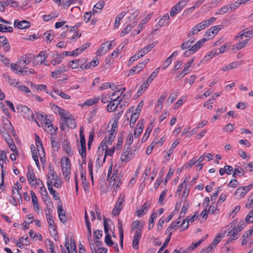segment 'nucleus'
I'll return each instance as SVG.
<instances>
[{
    "label": "nucleus",
    "mask_w": 253,
    "mask_h": 253,
    "mask_svg": "<svg viewBox=\"0 0 253 253\" xmlns=\"http://www.w3.org/2000/svg\"><path fill=\"white\" fill-rule=\"evenodd\" d=\"M133 140V136L132 133H129L127 137L126 138V147H127V149H129Z\"/></svg>",
    "instance_id": "obj_56"
},
{
    "label": "nucleus",
    "mask_w": 253,
    "mask_h": 253,
    "mask_svg": "<svg viewBox=\"0 0 253 253\" xmlns=\"http://www.w3.org/2000/svg\"><path fill=\"white\" fill-rule=\"evenodd\" d=\"M47 184V188L54 186L59 188L61 186L62 182L58 175H48Z\"/></svg>",
    "instance_id": "obj_3"
},
{
    "label": "nucleus",
    "mask_w": 253,
    "mask_h": 253,
    "mask_svg": "<svg viewBox=\"0 0 253 253\" xmlns=\"http://www.w3.org/2000/svg\"><path fill=\"white\" fill-rule=\"evenodd\" d=\"M47 57V55L46 54V52L45 51H42L34 58V62L37 65H41L44 62Z\"/></svg>",
    "instance_id": "obj_17"
},
{
    "label": "nucleus",
    "mask_w": 253,
    "mask_h": 253,
    "mask_svg": "<svg viewBox=\"0 0 253 253\" xmlns=\"http://www.w3.org/2000/svg\"><path fill=\"white\" fill-rule=\"evenodd\" d=\"M126 12L125 11H122L121 13H120L116 18L115 23H114V27L115 28H118L120 25V22L121 20L125 16Z\"/></svg>",
    "instance_id": "obj_37"
},
{
    "label": "nucleus",
    "mask_w": 253,
    "mask_h": 253,
    "mask_svg": "<svg viewBox=\"0 0 253 253\" xmlns=\"http://www.w3.org/2000/svg\"><path fill=\"white\" fill-rule=\"evenodd\" d=\"M253 186L249 185L238 188L234 193V197L237 199H240L251 189Z\"/></svg>",
    "instance_id": "obj_6"
},
{
    "label": "nucleus",
    "mask_w": 253,
    "mask_h": 253,
    "mask_svg": "<svg viewBox=\"0 0 253 253\" xmlns=\"http://www.w3.org/2000/svg\"><path fill=\"white\" fill-rule=\"evenodd\" d=\"M194 58H192L190 60H189L184 66L183 70L184 72H186L188 73L190 72V68L192 64L194 63Z\"/></svg>",
    "instance_id": "obj_61"
},
{
    "label": "nucleus",
    "mask_w": 253,
    "mask_h": 253,
    "mask_svg": "<svg viewBox=\"0 0 253 253\" xmlns=\"http://www.w3.org/2000/svg\"><path fill=\"white\" fill-rule=\"evenodd\" d=\"M99 100V97H94L92 99L86 100L84 103V105L92 106L98 102Z\"/></svg>",
    "instance_id": "obj_49"
},
{
    "label": "nucleus",
    "mask_w": 253,
    "mask_h": 253,
    "mask_svg": "<svg viewBox=\"0 0 253 253\" xmlns=\"http://www.w3.org/2000/svg\"><path fill=\"white\" fill-rule=\"evenodd\" d=\"M66 126L71 128H75L76 127V124L74 119L67 117L64 120Z\"/></svg>",
    "instance_id": "obj_38"
},
{
    "label": "nucleus",
    "mask_w": 253,
    "mask_h": 253,
    "mask_svg": "<svg viewBox=\"0 0 253 253\" xmlns=\"http://www.w3.org/2000/svg\"><path fill=\"white\" fill-rule=\"evenodd\" d=\"M99 64V61L96 60H93L92 61L88 63L87 64L84 65V63L81 66V68L83 70L88 69L91 67H96Z\"/></svg>",
    "instance_id": "obj_32"
},
{
    "label": "nucleus",
    "mask_w": 253,
    "mask_h": 253,
    "mask_svg": "<svg viewBox=\"0 0 253 253\" xmlns=\"http://www.w3.org/2000/svg\"><path fill=\"white\" fill-rule=\"evenodd\" d=\"M17 200H22V196L21 195H14V197H12V199L9 200V203L14 206H17Z\"/></svg>",
    "instance_id": "obj_52"
},
{
    "label": "nucleus",
    "mask_w": 253,
    "mask_h": 253,
    "mask_svg": "<svg viewBox=\"0 0 253 253\" xmlns=\"http://www.w3.org/2000/svg\"><path fill=\"white\" fill-rule=\"evenodd\" d=\"M10 67L11 70L17 74L20 73L25 74L27 73V71L23 70L22 67L21 66V65L19 66L17 64L12 63L10 65Z\"/></svg>",
    "instance_id": "obj_29"
},
{
    "label": "nucleus",
    "mask_w": 253,
    "mask_h": 253,
    "mask_svg": "<svg viewBox=\"0 0 253 253\" xmlns=\"http://www.w3.org/2000/svg\"><path fill=\"white\" fill-rule=\"evenodd\" d=\"M118 227L119 232L120 244L122 248H123L124 231L123 228V224L121 221L119 220Z\"/></svg>",
    "instance_id": "obj_30"
},
{
    "label": "nucleus",
    "mask_w": 253,
    "mask_h": 253,
    "mask_svg": "<svg viewBox=\"0 0 253 253\" xmlns=\"http://www.w3.org/2000/svg\"><path fill=\"white\" fill-rule=\"evenodd\" d=\"M169 16L168 14H165L164 16H163L162 18H161L158 23V24L160 25V27L164 25H166L169 24Z\"/></svg>",
    "instance_id": "obj_42"
},
{
    "label": "nucleus",
    "mask_w": 253,
    "mask_h": 253,
    "mask_svg": "<svg viewBox=\"0 0 253 253\" xmlns=\"http://www.w3.org/2000/svg\"><path fill=\"white\" fill-rule=\"evenodd\" d=\"M249 40L247 39L245 41H243L242 42H239L238 43L235 44L234 45V48L237 49V50H239L242 48L244 47L247 43L248 42Z\"/></svg>",
    "instance_id": "obj_55"
},
{
    "label": "nucleus",
    "mask_w": 253,
    "mask_h": 253,
    "mask_svg": "<svg viewBox=\"0 0 253 253\" xmlns=\"http://www.w3.org/2000/svg\"><path fill=\"white\" fill-rule=\"evenodd\" d=\"M156 45V42H153L151 44L147 45L145 46L143 48L141 49L140 51H139V53L140 54V56L143 57L145 54H147L148 52H149L153 47H154Z\"/></svg>",
    "instance_id": "obj_28"
},
{
    "label": "nucleus",
    "mask_w": 253,
    "mask_h": 253,
    "mask_svg": "<svg viewBox=\"0 0 253 253\" xmlns=\"http://www.w3.org/2000/svg\"><path fill=\"white\" fill-rule=\"evenodd\" d=\"M48 189L50 192V194L52 195L53 198L55 200H57L59 199V194L53 189L51 186H49Z\"/></svg>",
    "instance_id": "obj_63"
},
{
    "label": "nucleus",
    "mask_w": 253,
    "mask_h": 253,
    "mask_svg": "<svg viewBox=\"0 0 253 253\" xmlns=\"http://www.w3.org/2000/svg\"><path fill=\"white\" fill-rule=\"evenodd\" d=\"M68 70V68H67L64 65H62L59 67H58L55 71L52 72L51 73V77L53 78L57 79L60 77V75L61 73L67 72Z\"/></svg>",
    "instance_id": "obj_18"
},
{
    "label": "nucleus",
    "mask_w": 253,
    "mask_h": 253,
    "mask_svg": "<svg viewBox=\"0 0 253 253\" xmlns=\"http://www.w3.org/2000/svg\"><path fill=\"white\" fill-rule=\"evenodd\" d=\"M51 146L54 151H58L60 148V143L58 140H55L54 135H51L50 138Z\"/></svg>",
    "instance_id": "obj_35"
},
{
    "label": "nucleus",
    "mask_w": 253,
    "mask_h": 253,
    "mask_svg": "<svg viewBox=\"0 0 253 253\" xmlns=\"http://www.w3.org/2000/svg\"><path fill=\"white\" fill-rule=\"evenodd\" d=\"M0 3H3L5 6H7L9 5H10L11 7H17L18 6L17 2L12 0L1 1Z\"/></svg>",
    "instance_id": "obj_59"
},
{
    "label": "nucleus",
    "mask_w": 253,
    "mask_h": 253,
    "mask_svg": "<svg viewBox=\"0 0 253 253\" xmlns=\"http://www.w3.org/2000/svg\"><path fill=\"white\" fill-rule=\"evenodd\" d=\"M52 58L53 59L51 61V63L52 65L56 66L62 62L63 56L60 54L56 53L53 55Z\"/></svg>",
    "instance_id": "obj_27"
},
{
    "label": "nucleus",
    "mask_w": 253,
    "mask_h": 253,
    "mask_svg": "<svg viewBox=\"0 0 253 253\" xmlns=\"http://www.w3.org/2000/svg\"><path fill=\"white\" fill-rule=\"evenodd\" d=\"M31 61V59L30 57L26 56H21L19 61V64L23 68V65H26L29 64ZM24 68H25L24 67Z\"/></svg>",
    "instance_id": "obj_36"
},
{
    "label": "nucleus",
    "mask_w": 253,
    "mask_h": 253,
    "mask_svg": "<svg viewBox=\"0 0 253 253\" xmlns=\"http://www.w3.org/2000/svg\"><path fill=\"white\" fill-rule=\"evenodd\" d=\"M61 169L63 174H70L71 172V162L67 157H63L61 160Z\"/></svg>",
    "instance_id": "obj_7"
},
{
    "label": "nucleus",
    "mask_w": 253,
    "mask_h": 253,
    "mask_svg": "<svg viewBox=\"0 0 253 253\" xmlns=\"http://www.w3.org/2000/svg\"><path fill=\"white\" fill-rule=\"evenodd\" d=\"M125 96V95H124L121 98L120 96H117L115 99L111 98V101H110V103L107 106V111L109 112H114L118 107L121 102L122 101Z\"/></svg>",
    "instance_id": "obj_4"
},
{
    "label": "nucleus",
    "mask_w": 253,
    "mask_h": 253,
    "mask_svg": "<svg viewBox=\"0 0 253 253\" xmlns=\"http://www.w3.org/2000/svg\"><path fill=\"white\" fill-rule=\"evenodd\" d=\"M234 6V4H233L230 5L229 7L228 5L223 6L222 8L219 9L217 10V11L216 12L215 14L218 15V14H223L226 13L228 11L229 9H235V8Z\"/></svg>",
    "instance_id": "obj_34"
},
{
    "label": "nucleus",
    "mask_w": 253,
    "mask_h": 253,
    "mask_svg": "<svg viewBox=\"0 0 253 253\" xmlns=\"http://www.w3.org/2000/svg\"><path fill=\"white\" fill-rule=\"evenodd\" d=\"M90 248L92 253H107V249L105 248L99 247L96 250L93 244H90Z\"/></svg>",
    "instance_id": "obj_41"
},
{
    "label": "nucleus",
    "mask_w": 253,
    "mask_h": 253,
    "mask_svg": "<svg viewBox=\"0 0 253 253\" xmlns=\"http://www.w3.org/2000/svg\"><path fill=\"white\" fill-rule=\"evenodd\" d=\"M57 212L58 214L60 219V220L63 223H65L67 222V218L65 215V211L63 210L62 206H58L57 207Z\"/></svg>",
    "instance_id": "obj_23"
},
{
    "label": "nucleus",
    "mask_w": 253,
    "mask_h": 253,
    "mask_svg": "<svg viewBox=\"0 0 253 253\" xmlns=\"http://www.w3.org/2000/svg\"><path fill=\"white\" fill-rule=\"evenodd\" d=\"M46 42H50L54 37V33L52 31H48L44 34Z\"/></svg>",
    "instance_id": "obj_45"
},
{
    "label": "nucleus",
    "mask_w": 253,
    "mask_h": 253,
    "mask_svg": "<svg viewBox=\"0 0 253 253\" xmlns=\"http://www.w3.org/2000/svg\"><path fill=\"white\" fill-rule=\"evenodd\" d=\"M36 145L39 152L40 157L42 163L43 161H45L44 148L42 145V141L39 136L36 135Z\"/></svg>",
    "instance_id": "obj_9"
},
{
    "label": "nucleus",
    "mask_w": 253,
    "mask_h": 253,
    "mask_svg": "<svg viewBox=\"0 0 253 253\" xmlns=\"http://www.w3.org/2000/svg\"><path fill=\"white\" fill-rule=\"evenodd\" d=\"M139 115L137 113H133V114L131 115V117L130 120L129 122V126L131 127H133L136 120L138 119L139 117Z\"/></svg>",
    "instance_id": "obj_54"
},
{
    "label": "nucleus",
    "mask_w": 253,
    "mask_h": 253,
    "mask_svg": "<svg viewBox=\"0 0 253 253\" xmlns=\"http://www.w3.org/2000/svg\"><path fill=\"white\" fill-rule=\"evenodd\" d=\"M104 6V1H100L98 2L93 7L92 9L93 14L96 13L97 9H102Z\"/></svg>",
    "instance_id": "obj_51"
},
{
    "label": "nucleus",
    "mask_w": 253,
    "mask_h": 253,
    "mask_svg": "<svg viewBox=\"0 0 253 253\" xmlns=\"http://www.w3.org/2000/svg\"><path fill=\"white\" fill-rule=\"evenodd\" d=\"M107 136H106L102 141L100 146L98 147L97 153H99L100 152V150L102 151L101 152H102L104 150H105L107 149V145L109 144L107 143Z\"/></svg>",
    "instance_id": "obj_40"
},
{
    "label": "nucleus",
    "mask_w": 253,
    "mask_h": 253,
    "mask_svg": "<svg viewBox=\"0 0 253 253\" xmlns=\"http://www.w3.org/2000/svg\"><path fill=\"white\" fill-rule=\"evenodd\" d=\"M24 237H21L19 239L18 242H16L17 246L20 248H22L23 245L27 246L30 244L29 238L26 236L25 237V242H23Z\"/></svg>",
    "instance_id": "obj_39"
},
{
    "label": "nucleus",
    "mask_w": 253,
    "mask_h": 253,
    "mask_svg": "<svg viewBox=\"0 0 253 253\" xmlns=\"http://www.w3.org/2000/svg\"><path fill=\"white\" fill-rule=\"evenodd\" d=\"M207 27L205 25L203 21L194 26L191 31L188 33V37L189 38L194 35L198 34L199 32L204 29Z\"/></svg>",
    "instance_id": "obj_11"
},
{
    "label": "nucleus",
    "mask_w": 253,
    "mask_h": 253,
    "mask_svg": "<svg viewBox=\"0 0 253 253\" xmlns=\"http://www.w3.org/2000/svg\"><path fill=\"white\" fill-rule=\"evenodd\" d=\"M53 109L55 112H57L59 115L63 119V121L67 118L68 114L66 111L57 105L53 106Z\"/></svg>",
    "instance_id": "obj_33"
},
{
    "label": "nucleus",
    "mask_w": 253,
    "mask_h": 253,
    "mask_svg": "<svg viewBox=\"0 0 253 253\" xmlns=\"http://www.w3.org/2000/svg\"><path fill=\"white\" fill-rule=\"evenodd\" d=\"M62 147L66 152V153L71 157L74 155V152L71 148L70 143L68 140H65L62 144Z\"/></svg>",
    "instance_id": "obj_24"
},
{
    "label": "nucleus",
    "mask_w": 253,
    "mask_h": 253,
    "mask_svg": "<svg viewBox=\"0 0 253 253\" xmlns=\"http://www.w3.org/2000/svg\"><path fill=\"white\" fill-rule=\"evenodd\" d=\"M142 229L140 228H137L135 232L132 240V247L135 250H137L139 248V243L141 237Z\"/></svg>",
    "instance_id": "obj_10"
},
{
    "label": "nucleus",
    "mask_w": 253,
    "mask_h": 253,
    "mask_svg": "<svg viewBox=\"0 0 253 253\" xmlns=\"http://www.w3.org/2000/svg\"><path fill=\"white\" fill-rule=\"evenodd\" d=\"M188 0H180L171 9L170 15L171 17L174 16L178 12L181 11L186 5Z\"/></svg>",
    "instance_id": "obj_8"
},
{
    "label": "nucleus",
    "mask_w": 253,
    "mask_h": 253,
    "mask_svg": "<svg viewBox=\"0 0 253 253\" xmlns=\"http://www.w3.org/2000/svg\"><path fill=\"white\" fill-rule=\"evenodd\" d=\"M117 175H107V180L109 181V184L110 186L116 185L118 187L119 185L120 180L118 181L117 184L116 181Z\"/></svg>",
    "instance_id": "obj_31"
},
{
    "label": "nucleus",
    "mask_w": 253,
    "mask_h": 253,
    "mask_svg": "<svg viewBox=\"0 0 253 253\" xmlns=\"http://www.w3.org/2000/svg\"><path fill=\"white\" fill-rule=\"evenodd\" d=\"M151 202L146 201L142 206L141 209L136 211V215L138 217H141L151 207Z\"/></svg>",
    "instance_id": "obj_20"
},
{
    "label": "nucleus",
    "mask_w": 253,
    "mask_h": 253,
    "mask_svg": "<svg viewBox=\"0 0 253 253\" xmlns=\"http://www.w3.org/2000/svg\"><path fill=\"white\" fill-rule=\"evenodd\" d=\"M197 217L198 215H197L196 213H195L191 217H187L185 219H184L181 224V231H183L187 228L188 227V222L189 221L193 222L194 221L197 219Z\"/></svg>",
    "instance_id": "obj_16"
},
{
    "label": "nucleus",
    "mask_w": 253,
    "mask_h": 253,
    "mask_svg": "<svg viewBox=\"0 0 253 253\" xmlns=\"http://www.w3.org/2000/svg\"><path fill=\"white\" fill-rule=\"evenodd\" d=\"M205 240V238H203L198 242L192 243L191 246H190L187 249V251L189 252L190 251H192L194 249L197 248Z\"/></svg>",
    "instance_id": "obj_48"
},
{
    "label": "nucleus",
    "mask_w": 253,
    "mask_h": 253,
    "mask_svg": "<svg viewBox=\"0 0 253 253\" xmlns=\"http://www.w3.org/2000/svg\"><path fill=\"white\" fill-rule=\"evenodd\" d=\"M30 26V23L27 20H22L21 21H19L18 20H15L14 21V27L15 28H17L19 29H25L29 28Z\"/></svg>",
    "instance_id": "obj_14"
},
{
    "label": "nucleus",
    "mask_w": 253,
    "mask_h": 253,
    "mask_svg": "<svg viewBox=\"0 0 253 253\" xmlns=\"http://www.w3.org/2000/svg\"><path fill=\"white\" fill-rule=\"evenodd\" d=\"M138 149L139 148L137 146H135L134 145L133 146L131 149L126 148L121 155V159L122 161L126 163L130 161L135 155L136 152Z\"/></svg>",
    "instance_id": "obj_2"
},
{
    "label": "nucleus",
    "mask_w": 253,
    "mask_h": 253,
    "mask_svg": "<svg viewBox=\"0 0 253 253\" xmlns=\"http://www.w3.org/2000/svg\"><path fill=\"white\" fill-rule=\"evenodd\" d=\"M46 245L49 247V250L51 253H56L55 251V247L53 242L50 240H48L45 243Z\"/></svg>",
    "instance_id": "obj_60"
},
{
    "label": "nucleus",
    "mask_w": 253,
    "mask_h": 253,
    "mask_svg": "<svg viewBox=\"0 0 253 253\" xmlns=\"http://www.w3.org/2000/svg\"><path fill=\"white\" fill-rule=\"evenodd\" d=\"M245 220L248 223L253 222V210H252L247 215Z\"/></svg>",
    "instance_id": "obj_64"
},
{
    "label": "nucleus",
    "mask_w": 253,
    "mask_h": 253,
    "mask_svg": "<svg viewBox=\"0 0 253 253\" xmlns=\"http://www.w3.org/2000/svg\"><path fill=\"white\" fill-rule=\"evenodd\" d=\"M177 92H173L170 94L166 102L169 104H172L173 102V101L175 100V99L177 98Z\"/></svg>",
    "instance_id": "obj_50"
},
{
    "label": "nucleus",
    "mask_w": 253,
    "mask_h": 253,
    "mask_svg": "<svg viewBox=\"0 0 253 253\" xmlns=\"http://www.w3.org/2000/svg\"><path fill=\"white\" fill-rule=\"evenodd\" d=\"M16 109L23 117L30 121H34L40 126L37 121L34 118L32 111L29 108L22 104H18L16 106Z\"/></svg>",
    "instance_id": "obj_1"
},
{
    "label": "nucleus",
    "mask_w": 253,
    "mask_h": 253,
    "mask_svg": "<svg viewBox=\"0 0 253 253\" xmlns=\"http://www.w3.org/2000/svg\"><path fill=\"white\" fill-rule=\"evenodd\" d=\"M222 234L221 233H218L216 236H215V238L212 242L211 245L213 248L215 247L217 244H218L220 241H221L222 238Z\"/></svg>",
    "instance_id": "obj_46"
},
{
    "label": "nucleus",
    "mask_w": 253,
    "mask_h": 253,
    "mask_svg": "<svg viewBox=\"0 0 253 253\" xmlns=\"http://www.w3.org/2000/svg\"><path fill=\"white\" fill-rule=\"evenodd\" d=\"M244 62L243 60H240L238 61L233 62L231 63L230 64L224 66L222 68V70L223 71L225 72V71H228L229 70H232V69L236 68L239 66H240V65H242L243 64H244Z\"/></svg>",
    "instance_id": "obj_19"
},
{
    "label": "nucleus",
    "mask_w": 253,
    "mask_h": 253,
    "mask_svg": "<svg viewBox=\"0 0 253 253\" xmlns=\"http://www.w3.org/2000/svg\"><path fill=\"white\" fill-rule=\"evenodd\" d=\"M152 125H149L148 127H147V129L146 130L145 133L144 134L142 138V142H145L146 141L147 139L148 138L149 135L152 130Z\"/></svg>",
    "instance_id": "obj_44"
},
{
    "label": "nucleus",
    "mask_w": 253,
    "mask_h": 253,
    "mask_svg": "<svg viewBox=\"0 0 253 253\" xmlns=\"http://www.w3.org/2000/svg\"><path fill=\"white\" fill-rule=\"evenodd\" d=\"M44 124V129L48 133H50L51 135H55L57 128L55 129L53 127V125L51 121L48 119L42 123Z\"/></svg>",
    "instance_id": "obj_12"
},
{
    "label": "nucleus",
    "mask_w": 253,
    "mask_h": 253,
    "mask_svg": "<svg viewBox=\"0 0 253 253\" xmlns=\"http://www.w3.org/2000/svg\"><path fill=\"white\" fill-rule=\"evenodd\" d=\"M134 27V25L132 26V25H127L121 32L120 33V36L123 37L126 34H128L129 31L133 28Z\"/></svg>",
    "instance_id": "obj_53"
},
{
    "label": "nucleus",
    "mask_w": 253,
    "mask_h": 253,
    "mask_svg": "<svg viewBox=\"0 0 253 253\" xmlns=\"http://www.w3.org/2000/svg\"><path fill=\"white\" fill-rule=\"evenodd\" d=\"M105 243L109 247H111L114 244V243L112 240L111 236L109 234V233H107L105 236Z\"/></svg>",
    "instance_id": "obj_62"
},
{
    "label": "nucleus",
    "mask_w": 253,
    "mask_h": 253,
    "mask_svg": "<svg viewBox=\"0 0 253 253\" xmlns=\"http://www.w3.org/2000/svg\"><path fill=\"white\" fill-rule=\"evenodd\" d=\"M153 14V12H151L148 14L140 22L137 28L138 29L136 34H138L140 32L141 30L144 27L145 24H146L149 20L150 19L152 15Z\"/></svg>",
    "instance_id": "obj_25"
},
{
    "label": "nucleus",
    "mask_w": 253,
    "mask_h": 253,
    "mask_svg": "<svg viewBox=\"0 0 253 253\" xmlns=\"http://www.w3.org/2000/svg\"><path fill=\"white\" fill-rule=\"evenodd\" d=\"M143 120L139 121L134 131V135L135 137H138L141 134L143 131Z\"/></svg>",
    "instance_id": "obj_22"
},
{
    "label": "nucleus",
    "mask_w": 253,
    "mask_h": 253,
    "mask_svg": "<svg viewBox=\"0 0 253 253\" xmlns=\"http://www.w3.org/2000/svg\"><path fill=\"white\" fill-rule=\"evenodd\" d=\"M125 196L124 195H121L119 196L115 206L113 209L112 212V213L114 215L117 216L120 214L121 210L123 208V202L125 201Z\"/></svg>",
    "instance_id": "obj_5"
},
{
    "label": "nucleus",
    "mask_w": 253,
    "mask_h": 253,
    "mask_svg": "<svg viewBox=\"0 0 253 253\" xmlns=\"http://www.w3.org/2000/svg\"><path fill=\"white\" fill-rule=\"evenodd\" d=\"M215 97L212 96V98L209 99L208 101L205 102L204 104V107H206L208 109H212V106L211 104L213 103Z\"/></svg>",
    "instance_id": "obj_57"
},
{
    "label": "nucleus",
    "mask_w": 253,
    "mask_h": 253,
    "mask_svg": "<svg viewBox=\"0 0 253 253\" xmlns=\"http://www.w3.org/2000/svg\"><path fill=\"white\" fill-rule=\"evenodd\" d=\"M13 28L11 26H6L3 24H0V32H12Z\"/></svg>",
    "instance_id": "obj_58"
},
{
    "label": "nucleus",
    "mask_w": 253,
    "mask_h": 253,
    "mask_svg": "<svg viewBox=\"0 0 253 253\" xmlns=\"http://www.w3.org/2000/svg\"><path fill=\"white\" fill-rule=\"evenodd\" d=\"M172 233V232H169V235L166 239L165 242L163 243V245L160 248L158 253H160L161 252H162L164 250V249L167 247V246L168 245V243H169V242L170 240Z\"/></svg>",
    "instance_id": "obj_47"
},
{
    "label": "nucleus",
    "mask_w": 253,
    "mask_h": 253,
    "mask_svg": "<svg viewBox=\"0 0 253 253\" xmlns=\"http://www.w3.org/2000/svg\"><path fill=\"white\" fill-rule=\"evenodd\" d=\"M68 253H77L76 243L74 239H70V246L71 251L69 249V244L68 238H66L65 245Z\"/></svg>",
    "instance_id": "obj_15"
},
{
    "label": "nucleus",
    "mask_w": 253,
    "mask_h": 253,
    "mask_svg": "<svg viewBox=\"0 0 253 253\" xmlns=\"http://www.w3.org/2000/svg\"><path fill=\"white\" fill-rule=\"evenodd\" d=\"M27 179L31 186L36 187L38 185L42 184V180L35 176V175H27Z\"/></svg>",
    "instance_id": "obj_13"
},
{
    "label": "nucleus",
    "mask_w": 253,
    "mask_h": 253,
    "mask_svg": "<svg viewBox=\"0 0 253 253\" xmlns=\"http://www.w3.org/2000/svg\"><path fill=\"white\" fill-rule=\"evenodd\" d=\"M30 194L31 196L32 202L34 206V209L37 212H39L40 211V207L38 204V198L33 191H30Z\"/></svg>",
    "instance_id": "obj_26"
},
{
    "label": "nucleus",
    "mask_w": 253,
    "mask_h": 253,
    "mask_svg": "<svg viewBox=\"0 0 253 253\" xmlns=\"http://www.w3.org/2000/svg\"><path fill=\"white\" fill-rule=\"evenodd\" d=\"M84 62H86V58H83L75 60H71L69 61L68 65L72 69H76L79 67V65H80L81 66V65L83 64V63H84Z\"/></svg>",
    "instance_id": "obj_21"
},
{
    "label": "nucleus",
    "mask_w": 253,
    "mask_h": 253,
    "mask_svg": "<svg viewBox=\"0 0 253 253\" xmlns=\"http://www.w3.org/2000/svg\"><path fill=\"white\" fill-rule=\"evenodd\" d=\"M108 51L107 47H106V43H103L100 47L98 49L96 54L98 56H102L104 55Z\"/></svg>",
    "instance_id": "obj_43"
}]
</instances>
